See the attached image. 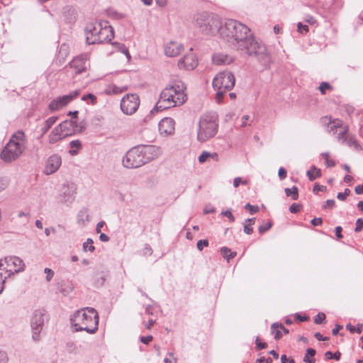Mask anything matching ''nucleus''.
Wrapping results in <instances>:
<instances>
[{
  "mask_svg": "<svg viewBox=\"0 0 363 363\" xmlns=\"http://www.w3.org/2000/svg\"><path fill=\"white\" fill-rule=\"evenodd\" d=\"M183 50V45L176 41H171L164 46V53L167 57H170L179 55Z\"/></svg>",
  "mask_w": 363,
  "mask_h": 363,
  "instance_id": "obj_21",
  "label": "nucleus"
},
{
  "mask_svg": "<svg viewBox=\"0 0 363 363\" xmlns=\"http://www.w3.org/2000/svg\"><path fill=\"white\" fill-rule=\"evenodd\" d=\"M77 121L74 120H65L60 124V128H62L65 136L71 135L75 132Z\"/></svg>",
  "mask_w": 363,
  "mask_h": 363,
  "instance_id": "obj_23",
  "label": "nucleus"
},
{
  "mask_svg": "<svg viewBox=\"0 0 363 363\" xmlns=\"http://www.w3.org/2000/svg\"><path fill=\"white\" fill-rule=\"evenodd\" d=\"M328 130L329 132H333L334 134L337 133V139L339 143L345 144L355 150H359V145L355 139V137L349 134L347 126L342 127L340 120L337 119L330 121L328 125Z\"/></svg>",
  "mask_w": 363,
  "mask_h": 363,
  "instance_id": "obj_10",
  "label": "nucleus"
},
{
  "mask_svg": "<svg viewBox=\"0 0 363 363\" xmlns=\"http://www.w3.org/2000/svg\"><path fill=\"white\" fill-rule=\"evenodd\" d=\"M272 223L271 222H268L264 225H262L259 227V233L260 234H263L265 232H267V230H269L271 228H272Z\"/></svg>",
  "mask_w": 363,
  "mask_h": 363,
  "instance_id": "obj_44",
  "label": "nucleus"
},
{
  "mask_svg": "<svg viewBox=\"0 0 363 363\" xmlns=\"http://www.w3.org/2000/svg\"><path fill=\"white\" fill-rule=\"evenodd\" d=\"M44 272L47 274L46 275V281L48 282L50 281V280L52 279V277L54 276V272L50 268H45L44 269Z\"/></svg>",
  "mask_w": 363,
  "mask_h": 363,
  "instance_id": "obj_48",
  "label": "nucleus"
},
{
  "mask_svg": "<svg viewBox=\"0 0 363 363\" xmlns=\"http://www.w3.org/2000/svg\"><path fill=\"white\" fill-rule=\"evenodd\" d=\"M342 328V326L340 325H336L335 327L332 330V334L333 335H336L338 334L339 331Z\"/></svg>",
  "mask_w": 363,
  "mask_h": 363,
  "instance_id": "obj_63",
  "label": "nucleus"
},
{
  "mask_svg": "<svg viewBox=\"0 0 363 363\" xmlns=\"http://www.w3.org/2000/svg\"><path fill=\"white\" fill-rule=\"evenodd\" d=\"M250 119V116L248 115H244L242 117V124H241V127L243 128V127H245L247 125V121Z\"/></svg>",
  "mask_w": 363,
  "mask_h": 363,
  "instance_id": "obj_60",
  "label": "nucleus"
},
{
  "mask_svg": "<svg viewBox=\"0 0 363 363\" xmlns=\"http://www.w3.org/2000/svg\"><path fill=\"white\" fill-rule=\"evenodd\" d=\"M7 182L3 179H0V191L4 190L7 187Z\"/></svg>",
  "mask_w": 363,
  "mask_h": 363,
  "instance_id": "obj_62",
  "label": "nucleus"
},
{
  "mask_svg": "<svg viewBox=\"0 0 363 363\" xmlns=\"http://www.w3.org/2000/svg\"><path fill=\"white\" fill-rule=\"evenodd\" d=\"M127 86H118L116 84H111L106 86L104 92L106 95H117L127 91Z\"/></svg>",
  "mask_w": 363,
  "mask_h": 363,
  "instance_id": "obj_26",
  "label": "nucleus"
},
{
  "mask_svg": "<svg viewBox=\"0 0 363 363\" xmlns=\"http://www.w3.org/2000/svg\"><path fill=\"white\" fill-rule=\"evenodd\" d=\"M222 215L228 217L230 222H234L235 221V217L233 215V213H232L230 210H227L225 211L222 212Z\"/></svg>",
  "mask_w": 363,
  "mask_h": 363,
  "instance_id": "obj_54",
  "label": "nucleus"
},
{
  "mask_svg": "<svg viewBox=\"0 0 363 363\" xmlns=\"http://www.w3.org/2000/svg\"><path fill=\"white\" fill-rule=\"evenodd\" d=\"M89 221V215L87 208L81 209L77 214V223L80 225H85Z\"/></svg>",
  "mask_w": 363,
  "mask_h": 363,
  "instance_id": "obj_27",
  "label": "nucleus"
},
{
  "mask_svg": "<svg viewBox=\"0 0 363 363\" xmlns=\"http://www.w3.org/2000/svg\"><path fill=\"white\" fill-rule=\"evenodd\" d=\"M208 245V240H200L197 242V248L199 250L201 251L203 250L204 247H207Z\"/></svg>",
  "mask_w": 363,
  "mask_h": 363,
  "instance_id": "obj_47",
  "label": "nucleus"
},
{
  "mask_svg": "<svg viewBox=\"0 0 363 363\" xmlns=\"http://www.w3.org/2000/svg\"><path fill=\"white\" fill-rule=\"evenodd\" d=\"M70 321L75 331H86L94 334L98 330L99 315L94 308L87 307L77 311Z\"/></svg>",
  "mask_w": 363,
  "mask_h": 363,
  "instance_id": "obj_4",
  "label": "nucleus"
},
{
  "mask_svg": "<svg viewBox=\"0 0 363 363\" xmlns=\"http://www.w3.org/2000/svg\"><path fill=\"white\" fill-rule=\"evenodd\" d=\"M82 100L84 101H88L89 100L90 104L91 105H95L97 103V98L93 94H88L84 95L82 97Z\"/></svg>",
  "mask_w": 363,
  "mask_h": 363,
  "instance_id": "obj_37",
  "label": "nucleus"
},
{
  "mask_svg": "<svg viewBox=\"0 0 363 363\" xmlns=\"http://www.w3.org/2000/svg\"><path fill=\"white\" fill-rule=\"evenodd\" d=\"M162 149L156 145H137L130 149L123 157V164L126 168H138L157 158Z\"/></svg>",
  "mask_w": 363,
  "mask_h": 363,
  "instance_id": "obj_3",
  "label": "nucleus"
},
{
  "mask_svg": "<svg viewBox=\"0 0 363 363\" xmlns=\"http://www.w3.org/2000/svg\"><path fill=\"white\" fill-rule=\"evenodd\" d=\"M297 30L301 34H306L309 31L308 26L299 22L297 23Z\"/></svg>",
  "mask_w": 363,
  "mask_h": 363,
  "instance_id": "obj_40",
  "label": "nucleus"
},
{
  "mask_svg": "<svg viewBox=\"0 0 363 363\" xmlns=\"http://www.w3.org/2000/svg\"><path fill=\"white\" fill-rule=\"evenodd\" d=\"M103 26L100 28L99 37L97 39L99 44L110 42L114 37L113 29L106 21H102Z\"/></svg>",
  "mask_w": 363,
  "mask_h": 363,
  "instance_id": "obj_16",
  "label": "nucleus"
},
{
  "mask_svg": "<svg viewBox=\"0 0 363 363\" xmlns=\"http://www.w3.org/2000/svg\"><path fill=\"white\" fill-rule=\"evenodd\" d=\"M285 194L286 196H290L293 200H297L298 199V189L296 186H294L292 188H286Z\"/></svg>",
  "mask_w": 363,
  "mask_h": 363,
  "instance_id": "obj_33",
  "label": "nucleus"
},
{
  "mask_svg": "<svg viewBox=\"0 0 363 363\" xmlns=\"http://www.w3.org/2000/svg\"><path fill=\"white\" fill-rule=\"evenodd\" d=\"M250 180L248 179H242V177H235L233 180V186L238 188L240 184L247 185Z\"/></svg>",
  "mask_w": 363,
  "mask_h": 363,
  "instance_id": "obj_36",
  "label": "nucleus"
},
{
  "mask_svg": "<svg viewBox=\"0 0 363 363\" xmlns=\"http://www.w3.org/2000/svg\"><path fill=\"white\" fill-rule=\"evenodd\" d=\"M351 191L349 189H345L344 192H339L337 195V199L345 201L347 196H350Z\"/></svg>",
  "mask_w": 363,
  "mask_h": 363,
  "instance_id": "obj_42",
  "label": "nucleus"
},
{
  "mask_svg": "<svg viewBox=\"0 0 363 363\" xmlns=\"http://www.w3.org/2000/svg\"><path fill=\"white\" fill-rule=\"evenodd\" d=\"M8 360L7 354L5 352L0 351V363H7Z\"/></svg>",
  "mask_w": 363,
  "mask_h": 363,
  "instance_id": "obj_57",
  "label": "nucleus"
},
{
  "mask_svg": "<svg viewBox=\"0 0 363 363\" xmlns=\"http://www.w3.org/2000/svg\"><path fill=\"white\" fill-rule=\"evenodd\" d=\"M159 132L164 136L172 135L175 131V122L172 118H164L159 123Z\"/></svg>",
  "mask_w": 363,
  "mask_h": 363,
  "instance_id": "obj_19",
  "label": "nucleus"
},
{
  "mask_svg": "<svg viewBox=\"0 0 363 363\" xmlns=\"http://www.w3.org/2000/svg\"><path fill=\"white\" fill-rule=\"evenodd\" d=\"M212 60L213 63L217 65H230L234 61L233 57L223 52H217L213 54Z\"/></svg>",
  "mask_w": 363,
  "mask_h": 363,
  "instance_id": "obj_22",
  "label": "nucleus"
},
{
  "mask_svg": "<svg viewBox=\"0 0 363 363\" xmlns=\"http://www.w3.org/2000/svg\"><path fill=\"white\" fill-rule=\"evenodd\" d=\"M326 186L323 185H319L318 184H315L313 186V192L318 193L319 191H325L326 190Z\"/></svg>",
  "mask_w": 363,
  "mask_h": 363,
  "instance_id": "obj_52",
  "label": "nucleus"
},
{
  "mask_svg": "<svg viewBox=\"0 0 363 363\" xmlns=\"http://www.w3.org/2000/svg\"><path fill=\"white\" fill-rule=\"evenodd\" d=\"M140 106V98L137 94H128L125 95L121 101V111L127 114L134 113Z\"/></svg>",
  "mask_w": 363,
  "mask_h": 363,
  "instance_id": "obj_11",
  "label": "nucleus"
},
{
  "mask_svg": "<svg viewBox=\"0 0 363 363\" xmlns=\"http://www.w3.org/2000/svg\"><path fill=\"white\" fill-rule=\"evenodd\" d=\"M198 61L196 55L191 52L184 55L181 58L178 62V67L180 69H184L187 70H193L196 67Z\"/></svg>",
  "mask_w": 363,
  "mask_h": 363,
  "instance_id": "obj_20",
  "label": "nucleus"
},
{
  "mask_svg": "<svg viewBox=\"0 0 363 363\" xmlns=\"http://www.w3.org/2000/svg\"><path fill=\"white\" fill-rule=\"evenodd\" d=\"M218 117L216 113H207L202 115L199 122L198 140L203 143L213 138L218 132Z\"/></svg>",
  "mask_w": 363,
  "mask_h": 363,
  "instance_id": "obj_7",
  "label": "nucleus"
},
{
  "mask_svg": "<svg viewBox=\"0 0 363 363\" xmlns=\"http://www.w3.org/2000/svg\"><path fill=\"white\" fill-rule=\"evenodd\" d=\"M101 26L102 27V21L95 24H89L86 28V41L89 45L99 44L97 39L99 37V30Z\"/></svg>",
  "mask_w": 363,
  "mask_h": 363,
  "instance_id": "obj_17",
  "label": "nucleus"
},
{
  "mask_svg": "<svg viewBox=\"0 0 363 363\" xmlns=\"http://www.w3.org/2000/svg\"><path fill=\"white\" fill-rule=\"evenodd\" d=\"M271 332L274 335L275 340H279L282 337V333H289V330L286 329L281 323H274L271 326Z\"/></svg>",
  "mask_w": 363,
  "mask_h": 363,
  "instance_id": "obj_25",
  "label": "nucleus"
},
{
  "mask_svg": "<svg viewBox=\"0 0 363 363\" xmlns=\"http://www.w3.org/2000/svg\"><path fill=\"white\" fill-rule=\"evenodd\" d=\"M94 242L92 240V239L91 238H88L86 240V241L85 242H84L83 244V250L86 252V251H89V252H94V250H95V247L94 246Z\"/></svg>",
  "mask_w": 363,
  "mask_h": 363,
  "instance_id": "obj_35",
  "label": "nucleus"
},
{
  "mask_svg": "<svg viewBox=\"0 0 363 363\" xmlns=\"http://www.w3.org/2000/svg\"><path fill=\"white\" fill-rule=\"evenodd\" d=\"M321 155L324 158L325 164L328 167H332L335 165V162L333 160H330V155L328 152L322 153Z\"/></svg>",
  "mask_w": 363,
  "mask_h": 363,
  "instance_id": "obj_38",
  "label": "nucleus"
},
{
  "mask_svg": "<svg viewBox=\"0 0 363 363\" xmlns=\"http://www.w3.org/2000/svg\"><path fill=\"white\" fill-rule=\"evenodd\" d=\"M335 206V201L333 199H328L325 201V204L323 206V208H333Z\"/></svg>",
  "mask_w": 363,
  "mask_h": 363,
  "instance_id": "obj_50",
  "label": "nucleus"
},
{
  "mask_svg": "<svg viewBox=\"0 0 363 363\" xmlns=\"http://www.w3.org/2000/svg\"><path fill=\"white\" fill-rule=\"evenodd\" d=\"M245 209L248 211L251 214H254L259 211V208L258 206H252L250 203H247L245 206Z\"/></svg>",
  "mask_w": 363,
  "mask_h": 363,
  "instance_id": "obj_43",
  "label": "nucleus"
},
{
  "mask_svg": "<svg viewBox=\"0 0 363 363\" xmlns=\"http://www.w3.org/2000/svg\"><path fill=\"white\" fill-rule=\"evenodd\" d=\"M152 339H153V337L152 335L142 336L140 337V341L143 343L147 345L152 340Z\"/></svg>",
  "mask_w": 363,
  "mask_h": 363,
  "instance_id": "obj_58",
  "label": "nucleus"
},
{
  "mask_svg": "<svg viewBox=\"0 0 363 363\" xmlns=\"http://www.w3.org/2000/svg\"><path fill=\"white\" fill-rule=\"evenodd\" d=\"M278 175L279 179L283 180L286 177L287 172L284 167H280L278 172Z\"/></svg>",
  "mask_w": 363,
  "mask_h": 363,
  "instance_id": "obj_53",
  "label": "nucleus"
},
{
  "mask_svg": "<svg viewBox=\"0 0 363 363\" xmlns=\"http://www.w3.org/2000/svg\"><path fill=\"white\" fill-rule=\"evenodd\" d=\"M65 137L64 131L62 128H60V125H58L49 135L48 140L50 143L54 144Z\"/></svg>",
  "mask_w": 363,
  "mask_h": 363,
  "instance_id": "obj_24",
  "label": "nucleus"
},
{
  "mask_svg": "<svg viewBox=\"0 0 363 363\" xmlns=\"http://www.w3.org/2000/svg\"><path fill=\"white\" fill-rule=\"evenodd\" d=\"M311 225L313 226H319L323 224V219L321 218H314L311 220Z\"/></svg>",
  "mask_w": 363,
  "mask_h": 363,
  "instance_id": "obj_55",
  "label": "nucleus"
},
{
  "mask_svg": "<svg viewBox=\"0 0 363 363\" xmlns=\"http://www.w3.org/2000/svg\"><path fill=\"white\" fill-rule=\"evenodd\" d=\"M235 82V76L230 72H219L213 78L212 84L216 91V100L218 104L222 102L225 94L234 87Z\"/></svg>",
  "mask_w": 363,
  "mask_h": 363,
  "instance_id": "obj_9",
  "label": "nucleus"
},
{
  "mask_svg": "<svg viewBox=\"0 0 363 363\" xmlns=\"http://www.w3.org/2000/svg\"><path fill=\"white\" fill-rule=\"evenodd\" d=\"M314 337L319 341H324L328 340V337H323L320 333H315Z\"/></svg>",
  "mask_w": 363,
  "mask_h": 363,
  "instance_id": "obj_61",
  "label": "nucleus"
},
{
  "mask_svg": "<svg viewBox=\"0 0 363 363\" xmlns=\"http://www.w3.org/2000/svg\"><path fill=\"white\" fill-rule=\"evenodd\" d=\"M363 229V219L358 218L356 221V227L354 228V231L356 233L360 232Z\"/></svg>",
  "mask_w": 363,
  "mask_h": 363,
  "instance_id": "obj_49",
  "label": "nucleus"
},
{
  "mask_svg": "<svg viewBox=\"0 0 363 363\" xmlns=\"http://www.w3.org/2000/svg\"><path fill=\"white\" fill-rule=\"evenodd\" d=\"M69 154L72 156L77 155L79 150L82 148V143L79 140H72L69 143Z\"/></svg>",
  "mask_w": 363,
  "mask_h": 363,
  "instance_id": "obj_30",
  "label": "nucleus"
},
{
  "mask_svg": "<svg viewBox=\"0 0 363 363\" xmlns=\"http://www.w3.org/2000/svg\"><path fill=\"white\" fill-rule=\"evenodd\" d=\"M303 20L306 23H307L310 25H314L316 23L315 18L311 15H306Z\"/></svg>",
  "mask_w": 363,
  "mask_h": 363,
  "instance_id": "obj_51",
  "label": "nucleus"
},
{
  "mask_svg": "<svg viewBox=\"0 0 363 363\" xmlns=\"http://www.w3.org/2000/svg\"><path fill=\"white\" fill-rule=\"evenodd\" d=\"M57 119V117L51 116L44 122V123L42 125L40 128L41 137L43 136L50 130V128L55 123Z\"/></svg>",
  "mask_w": 363,
  "mask_h": 363,
  "instance_id": "obj_28",
  "label": "nucleus"
},
{
  "mask_svg": "<svg viewBox=\"0 0 363 363\" xmlns=\"http://www.w3.org/2000/svg\"><path fill=\"white\" fill-rule=\"evenodd\" d=\"M76 189L73 184H64L59 196L60 201L63 203H72L75 199Z\"/></svg>",
  "mask_w": 363,
  "mask_h": 363,
  "instance_id": "obj_15",
  "label": "nucleus"
},
{
  "mask_svg": "<svg viewBox=\"0 0 363 363\" xmlns=\"http://www.w3.org/2000/svg\"><path fill=\"white\" fill-rule=\"evenodd\" d=\"M315 350L313 348H308L306 350V354L303 358V361L306 363H314L315 359H309L308 357H313L315 354Z\"/></svg>",
  "mask_w": 363,
  "mask_h": 363,
  "instance_id": "obj_34",
  "label": "nucleus"
},
{
  "mask_svg": "<svg viewBox=\"0 0 363 363\" xmlns=\"http://www.w3.org/2000/svg\"><path fill=\"white\" fill-rule=\"evenodd\" d=\"M211 152L207 151H203L200 156L199 157V162L200 163L206 162L208 159H210Z\"/></svg>",
  "mask_w": 363,
  "mask_h": 363,
  "instance_id": "obj_41",
  "label": "nucleus"
},
{
  "mask_svg": "<svg viewBox=\"0 0 363 363\" xmlns=\"http://www.w3.org/2000/svg\"><path fill=\"white\" fill-rule=\"evenodd\" d=\"M79 94V90H74L71 91L69 94L58 96L50 101L49 108L52 111L60 110L78 97Z\"/></svg>",
  "mask_w": 363,
  "mask_h": 363,
  "instance_id": "obj_12",
  "label": "nucleus"
},
{
  "mask_svg": "<svg viewBox=\"0 0 363 363\" xmlns=\"http://www.w3.org/2000/svg\"><path fill=\"white\" fill-rule=\"evenodd\" d=\"M45 315V313L43 310H36L33 313L30 325L33 332L32 337L35 341L39 340V335L44 324Z\"/></svg>",
  "mask_w": 363,
  "mask_h": 363,
  "instance_id": "obj_13",
  "label": "nucleus"
},
{
  "mask_svg": "<svg viewBox=\"0 0 363 363\" xmlns=\"http://www.w3.org/2000/svg\"><path fill=\"white\" fill-rule=\"evenodd\" d=\"M27 139L23 131L18 130L13 133L6 145L2 150L0 157L5 162L16 160L25 151Z\"/></svg>",
  "mask_w": 363,
  "mask_h": 363,
  "instance_id": "obj_6",
  "label": "nucleus"
},
{
  "mask_svg": "<svg viewBox=\"0 0 363 363\" xmlns=\"http://www.w3.org/2000/svg\"><path fill=\"white\" fill-rule=\"evenodd\" d=\"M223 21L216 14L203 12L194 17V25L205 35L220 36Z\"/></svg>",
  "mask_w": 363,
  "mask_h": 363,
  "instance_id": "obj_5",
  "label": "nucleus"
},
{
  "mask_svg": "<svg viewBox=\"0 0 363 363\" xmlns=\"http://www.w3.org/2000/svg\"><path fill=\"white\" fill-rule=\"evenodd\" d=\"M186 86L181 80L171 82L160 93L155 109L162 111L181 106L187 100Z\"/></svg>",
  "mask_w": 363,
  "mask_h": 363,
  "instance_id": "obj_2",
  "label": "nucleus"
},
{
  "mask_svg": "<svg viewBox=\"0 0 363 363\" xmlns=\"http://www.w3.org/2000/svg\"><path fill=\"white\" fill-rule=\"evenodd\" d=\"M220 254L222 256L226 259L228 261L234 258L237 253L235 252H231L230 249L227 247H223L220 249Z\"/></svg>",
  "mask_w": 363,
  "mask_h": 363,
  "instance_id": "obj_32",
  "label": "nucleus"
},
{
  "mask_svg": "<svg viewBox=\"0 0 363 363\" xmlns=\"http://www.w3.org/2000/svg\"><path fill=\"white\" fill-rule=\"evenodd\" d=\"M25 264L18 257H6L0 259V294L4 289L7 278L24 269Z\"/></svg>",
  "mask_w": 363,
  "mask_h": 363,
  "instance_id": "obj_8",
  "label": "nucleus"
},
{
  "mask_svg": "<svg viewBox=\"0 0 363 363\" xmlns=\"http://www.w3.org/2000/svg\"><path fill=\"white\" fill-rule=\"evenodd\" d=\"M319 90L322 94H325L327 90H331L332 86L328 82H322L319 86Z\"/></svg>",
  "mask_w": 363,
  "mask_h": 363,
  "instance_id": "obj_39",
  "label": "nucleus"
},
{
  "mask_svg": "<svg viewBox=\"0 0 363 363\" xmlns=\"http://www.w3.org/2000/svg\"><path fill=\"white\" fill-rule=\"evenodd\" d=\"M256 347L259 350L264 349L267 347V344L266 342H261L259 337L256 339Z\"/></svg>",
  "mask_w": 363,
  "mask_h": 363,
  "instance_id": "obj_56",
  "label": "nucleus"
},
{
  "mask_svg": "<svg viewBox=\"0 0 363 363\" xmlns=\"http://www.w3.org/2000/svg\"><path fill=\"white\" fill-rule=\"evenodd\" d=\"M62 164L61 157L57 154L52 155L48 157L44 169L47 175L56 172Z\"/></svg>",
  "mask_w": 363,
  "mask_h": 363,
  "instance_id": "obj_18",
  "label": "nucleus"
},
{
  "mask_svg": "<svg viewBox=\"0 0 363 363\" xmlns=\"http://www.w3.org/2000/svg\"><path fill=\"white\" fill-rule=\"evenodd\" d=\"M255 223V218L246 219L243 223L244 225V232L247 235H251L253 233L252 225Z\"/></svg>",
  "mask_w": 363,
  "mask_h": 363,
  "instance_id": "obj_31",
  "label": "nucleus"
},
{
  "mask_svg": "<svg viewBox=\"0 0 363 363\" xmlns=\"http://www.w3.org/2000/svg\"><path fill=\"white\" fill-rule=\"evenodd\" d=\"M89 55L82 54L75 57L69 64L76 74H81L87 70L89 67Z\"/></svg>",
  "mask_w": 363,
  "mask_h": 363,
  "instance_id": "obj_14",
  "label": "nucleus"
},
{
  "mask_svg": "<svg viewBox=\"0 0 363 363\" xmlns=\"http://www.w3.org/2000/svg\"><path fill=\"white\" fill-rule=\"evenodd\" d=\"M354 191L357 194H363V184L357 185L354 189Z\"/></svg>",
  "mask_w": 363,
  "mask_h": 363,
  "instance_id": "obj_64",
  "label": "nucleus"
},
{
  "mask_svg": "<svg viewBox=\"0 0 363 363\" xmlns=\"http://www.w3.org/2000/svg\"><path fill=\"white\" fill-rule=\"evenodd\" d=\"M302 208V206L298 203H293L289 207V211L292 213H298Z\"/></svg>",
  "mask_w": 363,
  "mask_h": 363,
  "instance_id": "obj_45",
  "label": "nucleus"
},
{
  "mask_svg": "<svg viewBox=\"0 0 363 363\" xmlns=\"http://www.w3.org/2000/svg\"><path fill=\"white\" fill-rule=\"evenodd\" d=\"M335 235H336L337 238L339 240L342 239V228L341 226H337L335 228Z\"/></svg>",
  "mask_w": 363,
  "mask_h": 363,
  "instance_id": "obj_59",
  "label": "nucleus"
},
{
  "mask_svg": "<svg viewBox=\"0 0 363 363\" xmlns=\"http://www.w3.org/2000/svg\"><path fill=\"white\" fill-rule=\"evenodd\" d=\"M220 38L238 51L255 57L264 65L270 62L266 46L255 38L248 26L237 20L226 19L223 21Z\"/></svg>",
  "mask_w": 363,
  "mask_h": 363,
  "instance_id": "obj_1",
  "label": "nucleus"
},
{
  "mask_svg": "<svg viewBox=\"0 0 363 363\" xmlns=\"http://www.w3.org/2000/svg\"><path fill=\"white\" fill-rule=\"evenodd\" d=\"M310 181H314L315 179L321 177V170L315 166H312L306 173Z\"/></svg>",
  "mask_w": 363,
  "mask_h": 363,
  "instance_id": "obj_29",
  "label": "nucleus"
},
{
  "mask_svg": "<svg viewBox=\"0 0 363 363\" xmlns=\"http://www.w3.org/2000/svg\"><path fill=\"white\" fill-rule=\"evenodd\" d=\"M325 319V315L323 313H318L314 318L315 324H321Z\"/></svg>",
  "mask_w": 363,
  "mask_h": 363,
  "instance_id": "obj_46",
  "label": "nucleus"
}]
</instances>
